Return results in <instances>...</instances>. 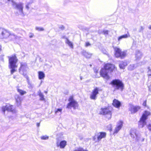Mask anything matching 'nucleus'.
<instances>
[{
	"instance_id": "f257e3e1",
	"label": "nucleus",
	"mask_w": 151,
	"mask_h": 151,
	"mask_svg": "<svg viewBox=\"0 0 151 151\" xmlns=\"http://www.w3.org/2000/svg\"><path fill=\"white\" fill-rule=\"evenodd\" d=\"M116 70V68L114 65L110 63H105L103 67L100 70L99 74L101 77L108 80L110 78L108 73H111Z\"/></svg>"
},
{
	"instance_id": "f03ea898",
	"label": "nucleus",
	"mask_w": 151,
	"mask_h": 151,
	"mask_svg": "<svg viewBox=\"0 0 151 151\" xmlns=\"http://www.w3.org/2000/svg\"><path fill=\"white\" fill-rule=\"evenodd\" d=\"M109 84L114 88V91L120 90L122 91L124 89V85L123 82L119 79L112 80Z\"/></svg>"
},
{
	"instance_id": "7ed1b4c3",
	"label": "nucleus",
	"mask_w": 151,
	"mask_h": 151,
	"mask_svg": "<svg viewBox=\"0 0 151 151\" xmlns=\"http://www.w3.org/2000/svg\"><path fill=\"white\" fill-rule=\"evenodd\" d=\"M9 67L11 69V74H12L14 73L16 71L15 68L17 67L16 64L17 62V59L15 55H12L11 57H9Z\"/></svg>"
},
{
	"instance_id": "20e7f679",
	"label": "nucleus",
	"mask_w": 151,
	"mask_h": 151,
	"mask_svg": "<svg viewBox=\"0 0 151 151\" xmlns=\"http://www.w3.org/2000/svg\"><path fill=\"white\" fill-rule=\"evenodd\" d=\"M99 114L100 115H104L106 120L111 119L112 115V111L109 110V106L101 108Z\"/></svg>"
},
{
	"instance_id": "39448f33",
	"label": "nucleus",
	"mask_w": 151,
	"mask_h": 151,
	"mask_svg": "<svg viewBox=\"0 0 151 151\" xmlns=\"http://www.w3.org/2000/svg\"><path fill=\"white\" fill-rule=\"evenodd\" d=\"M68 101L69 103H68L66 105V108L71 109L72 107L74 109H76L78 107V103L74 99L73 96H70L69 97Z\"/></svg>"
},
{
	"instance_id": "423d86ee",
	"label": "nucleus",
	"mask_w": 151,
	"mask_h": 151,
	"mask_svg": "<svg viewBox=\"0 0 151 151\" xmlns=\"http://www.w3.org/2000/svg\"><path fill=\"white\" fill-rule=\"evenodd\" d=\"M114 49L115 51L114 55L116 58H120L122 59L126 56L127 54L126 52L124 51H122L120 48L115 47Z\"/></svg>"
},
{
	"instance_id": "0eeeda50",
	"label": "nucleus",
	"mask_w": 151,
	"mask_h": 151,
	"mask_svg": "<svg viewBox=\"0 0 151 151\" xmlns=\"http://www.w3.org/2000/svg\"><path fill=\"white\" fill-rule=\"evenodd\" d=\"M151 115L150 113L146 110L145 111L140 119L139 122L142 124V127L146 124V120L147 119L148 116Z\"/></svg>"
},
{
	"instance_id": "6e6552de",
	"label": "nucleus",
	"mask_w": 151,
	"mask_h": 151,
	"mask_svg": "<svg viewBox=\"0 0 151 151\" xmlns=\"http://www.w3.org/2000/svg\"><path fill=\"white\" fill-rule=\"evenodd\" d=\"M2 111L3 114H5L6 111L11 112L13 113L15 112L14 107L12 105L7 104L5 106H3L2 107Z\"/></svg>"
},
{
	"instance_id": "1a4fd4ad",
	"label": "nucleus",
	"mask_w": 151,
	"mask_h": 151,
	"mask_svg": "<svg viewBox=\"0 0 151 151\" xmlns=\"http://www.w3.org/2000/svg\"><path fill=\"white\" fill-rule=\"evenodd\" d=\"M100 91L99 88L96 87L92 90L90 96V98L91 100H95L97 97V95L99 93Z\"/></svg>"
},
{
	"instance_id": "9d476101",
	"label": "nucleus",
	"mask_w": 151,
	"mask_h": 151,
	"mask_svg": "<svg viewBox=\"0 0 151 151\" xmlns=\"http://www.w3.org/2000/svg\"><path fill=\"white\" fill-rule=\"evenodd\" d=\"M9 32L3 28H0V38L8 39Z\"/></svg>"
},
{
	"instance_id": "9b49d317",
	"label": "nucleus",
	"mask_w": 151,
	"mask_h": 151,
	"mask_svg": "<svg viewBox=\"0 0 151 151\" xmlns=\"http://www.w3.org/2000/svg\"><path fill=\"white\" fill-rule=\"evenodd\" d=\"M106 135V133L105 132H101L95 134V135L93 137V140L95 141L96 139V137H97V139L98 141H100L102 139L105 138Z\"/></svg>"
},
{
	"instance_id": "f8f14e48",
	"label": "nucleus",
	"mask_w": 151,
	"mask_h": 151,
	"mask_svg": "<svg viewBox=\"0 0 151 151\" xmlns=\"http://www.w3.org/2000/svg\"><path fill=\"white\" fill-rule=\"evenodd\" d=\"M141 109V107L139 106H134L133 105H130L129 111H130L132 114L136 113Z\"/></svg>"
},
{
	"instance_id": "ddd939ff",
	"label": "nucleus",
	"mask_w": 151,
	"mask_h": 151,
	"mask_svg": "<svg viewBox=\"0 0 151 151\" xmlns=\"http://www.w3.org/2000/svg\"><path fill=\"white\" fill-rule=\"evenodd\" d=\"M28 68L26 63H21V66L19 69V72L22 74H25L24 72L27 71Z\"/></svg>"
},
{
	"instance_id": "4468645a",
	"label": "nucleus",
	"mask_w": 151,
	"mask_h": 151,
	"mask_svg": "<svg viewBox=\"0 0 151 151\" xmlns=\"http://www.w3.org/2000/svg\"><path fill=\"white\" fill-rule=\"evenodd\" d=\"M14 5L17 9L19 10L20 13L21 14H23V4L21 3L18 4L15 3Z\"/></svg>"
},
{
	"instance_id": "2eb2a0df",
	"label": "nucleus",
	"mask_w": 151,
	"mask_h": 151,
	"mask_svg": "<svg viewBox=\"0 0 151 151\" xmlns=\"http://www.w3.org/2000/svg\"><path fill=\"white\" fill-rule=\"evenodd\" d=\"M112 105L117 108H119L121 106V102L116 99H114L112 103Z\"/></svg>"
},
{
	"instance_id": "dca6fc26",
	"label": "nucleus",
	"mask_w": 151,
	"mask_h": 151,
	"mask_svg": "<svg viewBox=\"0 0 151 151\" xmlns=\"http://www.w3.org/2000/svg\"><path fill=\"white\" fill-rule=\"evenodd\" d=\"M123 126V122L122 121H120L118 123V124L116 127L114 131L113 134L117 133L119 130L121 129Z\"/></svg>"
},
{
	"instance_id": "f3484780",
	"label": "nucleus",
	"mask_w": 151,
	"mask_h": 151,
	"mask_svg": "<svg viewBox=\"0 0 151 151\" xmlns=\"http://www.w3.org/2000/svg\"><path fill=\"white\" fill-rule=\"evenodd\" d=\"M67 145V142L65 140L61 141L57 146L59 147L60 148H64Z\"/></svg>"
},
{
	"instance_id": "a211bd4d",
	"label": "nucleus",
	"mask_w": 151,
	"mask_h": 151,
	"mask_svg": "<svg viewBox=\"0 0 151 151\" xmlns=\"http://www.w3.org/2000/svg\"><path fill=\"white\" fill-rule=\"evenodd\" d=\"M17 36L13 33H11L9 32V35L8 37V39L9 40H11L14 39H17Z\"/></svg>"
},
{
	"instance_id": "6ab92c4d",
	"label": "nucleus",
	"mask_w": 151,
	"mask_h": 151,
	"mask_svg": "<svg viewBox=\"0 0 151 151\" xmlns=\"http://www.w3.org/2000/svg\"><path fill=\"white\" fill-rule=\"evenodd\" d=\"M15 99L16 101V103L17 104L18 106L20 105L21 104L20 97L19 96H15Z\"/></svg>"
},
{
	"instance_id": "aec40b11",
	"label": "nucleus",
	"mask_w": 151,
	"mask_h": 151,
	"mask_svg": "<svg viewBox=\"0 0 151 151\" xmlns=\"http://www.w3.org/2000/svg\"><path fill=\"white\" fill-rule=\"evenodd\" d=\"M130 35L129 33L123 35L119 37L118 38V41H120L123 38H127Z\"/></svg>"
},
{
	"instance_id": "412c9836",
	"label": "nucleus",
	"mask_w": 151,
	"mask_h": 151,
	"mask_svg": "<svg viewBox=\"0 0 151 151\" xmlns=\"http://www.w3.org/2000/svg\"><path fill=\"white\" fill-rule=\"evenodd\" d=\"M127 65V63L126 62L122 61L119 64V67L120 68L123 69Z\"/></svg>"
},
{
	"instance_id": "4be33fe9",
	"label": "nucleus",
	"mask_w": 151,
	"mask_h": 151,
	"mask_svg": "<svg viewBox=\"0 0 151 151\" xmlns=\"http://www.w3.org/2000/svg\"><path fill=\"white\" fill-rule=\"evenodd\" d=\"M38 73L39 79H42L44 78L45 77V74L43 72L39 71Z\"/></svg>"
},
{
	"instance_id": "5701e85b",
	"label": "nucleus",
	"mask_w": 151,
	"mask_h": 151,
	"mask_svg": "<svg viewBox=\"0 0 151 151\" xmlns=\"http://www.w3.org/2000/svg\"><path fill=\"white\" fill-rule=\"evenodd\" d=\"M82 54L83 55L87 58H90L91 55L90 54L87 52L86 51H83Z\"/></svg>"
},
{
	"instance_id": "b1692460",
	"label": "nucleus",
	"mask_w": 151,
	"mask_h": 151,
	"mask_svg": "<svg viewBox=\"0 0 151 151\" xmlns=\"http://www.w3.org/2000/svg\"><path fill=\"white\" fill-rule=\"evenodd\" d=\"M66 44H67L71 48H73V46L72 42L70 41V40L67 38L66 39L65 41Z\"/></svg>"
},
{
	"instance_id": "393cba45",
	"label": "nucleus",
	"mask_w": 151,
	"mask_h": 151,
	"mask_svg": "<svg viewBox=\"0 0 151 151\" xmlns=\"http://www.w3.org/2000/svg\"><path fill=\"white\" fill-rule=\"evenodd\" d=\"M38 94L39 96L40 97V100L41 101H44L45 100V98H44V96L43 95L42 93L40 91H39L38 92Z\"/></svg>"
},
{
	"instance_id": "a878e982",
	"label": "nucleus",
	"mask_w": 151,
	"mask_h": 151,
	"mask_svg": "<svg viewBox=\"0 0 151 151\" xmlns=\"http://www.w3.org/2000/svg\"><path fill=\"white\" fill-rule=\"evenodd\" d=\"M17 90L18 92L22 95H23L26 93V91H23L22 90L17 89Z\"/></svg>"
},
{
	"instance_id": "bb28decb",
	"label": "nucleus",
	"mask_w": 151,
	"mask_h": 151,
	"mask_svg": "<svg viewBox=\"0 0 151 151\" xmlns=\"http://www.w3.org/2000/svg\"><path fill=\"white\" fill-rule=\"evenodd\" d=\"M73 151H88L87 150L84 149L82 147H79L76 149L74 150Z\"/></svg>"
},
{
	"instance_id": "cd10ccee",
	"label": "nucleus",
	"mask_w": 151,
	"mask_h": 151,
	"mask_svg": "<svg viewBox=\"0 0 151 151\" xmlns=\"http://www.w3.org/2000/svg\"><path fill=\"white\" fill-rule=\"evenodd\" d=\"M147 76L148 77H151V69L150 67L148 68Z\"/></svg>"
},
{
	"instance_id": "c85d7f7f",
	"label": "nucleus",
	"mask_w": 151,
	"mask_h": 151,
	"mask_svg": "<svg viewBox=\"0 0 151 151\" xmlns=\"http://www.w3.org/2000/svg\"><path fill=\"white\" fill-rule=\"evenodd\" d=\"M41 138L42 140H46L49 138V136L47 135L42 136L41 137Z\"/></svg>"
},
{
	"instance_id": "c756f323",
	"label": "nucleus",
	"mask_w": 151,
	"mask_h": 151,
	"mask_svg": "<svg viewBox=\"0 0 151 151\" xmlns=\"http://www.w3.org/2000/svg\"><path fill=\"white\" fill-rule=\"evenodd\" d=\"M22 75H23L26 78L27 83H29L30 82L29 80V77L27 75V74L26 73H25L22 74Z\"/></svg>"
},
{
	"instance_id": "7c9ffc66",
	"label": "nucleus",
	"mask_w": 151,
	"mask_h": 151,
	"mask_svg": "<svg viewBox=\"0 0 151 151\" xmlns=\"http://www.w3.org/2000/svg\"><path fill=\"white\" fill-rule=\"evenodd\" d=\"M109 32V31L108 30H103L102 32L104 35H106L108 34Z\"/></svg>"
},
{
	"instance_id": "2f4dec72",
	"label": "nucleus",
	"mask_w": 151,
	"mask_h": 151,
	"mask_svg": "<svg viewBox=\"0 0 151 151\" xmlns=\"http://www.w3.org/2000/svg\"><path fill=\"white\" fill-rule=\"evenodd\" d=\"M36 29L38 31H43L44 29L42 27H37L36 28Z\"/></svg>"
},
{
	"instance_id": "473e14b6",
	"label": "nucleus",
	"mask_w": 151,
	"mask_h": 151,
	"mask_svg": "<svg viewBox=\"0 0 151 151\" xmlns=\"http://www.w3.org/2000/svg\"><path fill=\"white\" fill-rule=\"evenodd\" d=\"M91 45V44L89 42H86L85 44V46L86 47H87Z\"/></svg>"
},
{
	"instance_id": "72a5a7b5",
	"label": "nucleus",
	"mask_w": 151,
	"mask_h": 151,
	"mask_svg": "<svg viewBox=\"0 0 151 151\" xmlns=\"http://www.w3.org/2000/svg\"><path fill=\"white\" fill-rule=\"evenodd\" d=\"M28 84V87L29 88H33V85L31 82L29 83H27Z\"/></svg>"
},
{
	"instance_id": "f704fd0d",
	"label": "nucleus",
	"mask_w": 151,
	"mask_h": 151,
	"mask_svg": "<svg viewBox=\"0 0 151 151\" xmlns=\"http://www.w3.org/2000/svg\"><path fill=\"white\" fill-rule=\"evenodd\" d=\"M142 105L143 106H147V100H146L145 101H144Z\"/></svg>"
},
{
	"instance_id": "c9c22d12",
	"label": "nucleus",
	"mask_w": 151,
	"mask_h": 151,
	"mask_svg": "<svg viewBox=\"0 0 151 151\" xmlns=\"http://www.w3.org/2000/svg\"><path fill=\"white\" fill-rule=\"evenodd\" d=\"M147 127L148 128V129L151 131V124H149L147 126Z\"/></svg>"
},
{
	"instance_id": "e433bc0d",
	"label": "nucleus",
	"mask_w": 151,
	"mask_h": 151,
	"mask_svg": "<svg viewBox=\"0 0 151 151\" xmlns=\"http://www.w3.org/2000/svg\"><path fill=\"white\" fill-rule=\"evenodd\" d=\"M59 29L61 30H63L65 29V27L63 26H61L59 27Z\"/></svg>"
},
{
	"instance_id": "4c0bfd02",
	"label": "nucleus",
	"mask_w": 151,
	"mask_h": 151,
	"mask_svg": "<svg viewBox=\"0 0 151 151\" xmlns=\"http://www.w3.org/2000/svg\"><path fill=\"white\" fill-rule=\"evenodd\" d=\"M34 36V34L33 33H30L29 35V37L30 38H31L33 37Z\"/></svg>"
},
{
	"instance_id": "58836bf2",
	"label": "nucleus",
	"mask_w": 151,
	"mask_h": 151,
	"mask_svg": "<svg viewBox=\"0 0 151 151\" xmlns=\"http://www.w3.org/2000/svg\"><path fill=\"white\" fill-rule=\"evenodd\" d=\"M144 29V28L143 27H140V32H141Z\"/></svg>"
},
{
	"instance_id": "ea45409f",
	"label": "nucleus",
	"mask_w": 151,
	"mask_h": 151,
	"mask_svg": "<svg viewBox=\"0 0 151 151\" xmlns=\"http://www.w3.org/2000/svg\"><path fill=\"white\" fill-rule=\"evenodd\" d=\"M22 33L24 34V35H26V33L25 32L24 30H22Z\"/></svg>"
},
{
	"instance_id": "a19ab883",
	"label": "nucleus",
	"mask_w": 151,
	"mask_h": 151,
	"mask_svg": "<svg viewBox=\"0 0 151 151\" xmlns=\"http://www.w3.org/2000/svg\"><path fill=\"white\" fill-rule=\"evenodd\" d=\"M62 111V109H57V112L58 111L61 112Z\"/></svg>"
},
{
	"instance_id": "79ce46f5",
	"label": "nucleus",
	"mask_w": 151,
	"mask_h": 151,
	"mask_svg": "<svg viewBox=\"0 0 151 151\" xmlns=\"http://www.w3.org/2000/svg\"><path fill=\"white\" fill-rule=\"evenodd\" d=\"M26 9H29V5L28 4L26 6Z\"/></svg>"
},
{
	"instance_id": "37998d69",
	"label": "nucleus",
	"mask_w": 151,
	"mask_h": 151,
	"mask_svg": "<svg viewBox=\"0 0 151 151\" xmlns=\"http://www.w3.org/2000/svg\"><path fill=\"white\" fill-rule=\"evenodd\" d=\"M40 125V123H37V127H39Z\"/></svg>"
},
{
	"instance_id": "c03bdc74",
	"label": "nucleus",
	"mask_w": 151,
	"mask_h": 151,
	"mask_svg": "<svg viewBox=\"0 0 151 151\" xmlns=\"http://www.w3.org/2000/svg\"><path fill=\"white\" fill-rule=\"evenodd\" d=\"M1 46L0 45V51L1 50Z\"/></svg>"
},
{
	"instance_id": "a18cd8bd",
	"label": "nucleus",
	"mask_w": 151,
	"mask_h": 151,
	"mask_svg": "<svg viewBox=\"0 0 151 151\" xmlns=\"http://www.w3.org/2000/svg\"><path fill=\"white\" fill-rule=\"evenodd\" d=\"M149 28L150 29H151V25H150V26L149 27Z\"/></svg>"
},
{
	"instance_id": "49530a36",
	"label": "nucleus",
	"mask_w": 151,
	"mask_h": 151,
	"mask_svg": "<svg viewBox=\"0 0 151 151\" xmlns=\"http://www.w3.org/2000/svg\"><path fill=\"white\" fill-rule=\"evenodd\" d=\"M15 77H15V76H14V77H13V78H15Z\"/></svg>"
},
{
	"instance_id": "de8ad7c7",
	"label": "nucleus",
	"mask_w": 151,
	"mask_h": 151,
	"mask_svg": "<svg viewBox=\"0 0 151 151\" xmlns=\"http://www.w3.org/2000/svg\"><path fill=\"white\" fill-rule=\"evenodd\" d=\"M45 93H47V91H45Z\"/></svg>"
},
{
	"instance_id": "09e8293b",
	"label": "nucleus",
	"mask_w": 151,
	"mask_h": 151,
	"mask_svg": "<svg viewBox=\"0 0 151 151\" xmlns=\"http://www.w3.org/2000/svg\"><path fill=\"white\" fill-rule=\"evenodd\" d=\"M57 113V110H55V113Z\"/></svg>"
},
{
	"instance_id": "8fccbe9b",
	"label": "nucleus",
	"mask_w": 151,
	"mask_h": 151,
	"mask_svg": "<svg viewBox=\"0 0 151 151\" xmlns=\"http://www.w3.org/2000/svg\"><path fill=\"white\" fill-rule=\"evenodd\" d=\"M96 72V73H98V70H97V71Z\"/></svg>"
},
{
	"instance_id": "3c124183",
	"label": "nucleus",
	"mask_w": 151,
	"mask_h": 151,
	"mask_svg": "<svg viewBox=\"0 0 151 151\" xmlns=\"http://www.w3.org/2000/svg\"><path fill=\"white\" fill-rule=\"evenodd\" d=\"M8 0V1H10V0Z\"/></svg>"
}]
</instances>
